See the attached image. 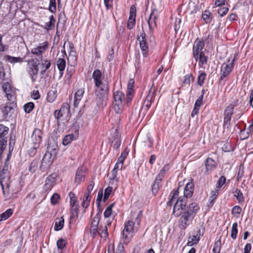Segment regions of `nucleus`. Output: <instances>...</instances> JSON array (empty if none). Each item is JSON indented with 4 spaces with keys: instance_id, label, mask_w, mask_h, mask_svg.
Listing matches in <instances>:
<instances>
[{
    "instance_id": "nucleus-1",
    "label": "nucleus",
    "mask_w": 253,
    "mask_h": 253,
    "mask_svg": "<svg viewBox=\"0 0 253 253\" xmlns=\"http://www.w3.org/2000/svg\"><path fill=\"white\" fill-rule=\"evenodd\" d=\"M199 209L196 203H192L186 208L185 210L181 214L179 219V225L181 229H185L192 223Z\"/></svg>"
},
{
    "instance_id": "nucleus-2",
    "label": "nucleus",
    "mask_w": 253,
    "mask_h": 253,
    "mask_svg": "<svg viewBox=\"0 0 253 253\" xmlns=\"http://www.w3.org/2000/svg\"><path fill=\"white\" fill-rule=\"evenodd\" d=\"M115 203H113L108 206L104 212V221L103 224L100 225L99 234L101 238L106 240L108 236V227H109L115 217L112 213V208L114 207Z\"/></svg>"
},
{
    "instance_id": "nucleus-3",
    "label": "nucleus",
    "mask_w": 253,
    "mask_h": 253,
    "mask_svg": "<svg viewBox=\"0 0 253 253\" xmlns=\"http://www.w3.org/2000/svg\"><path fill=\"white\" fill-rule=\"evenodd\" d=\"M205 43L201 40L197 38L194 43L193 47V55L194 59L199 60V65L201 66L207 63L208 58L205 55L206 50L204 48Z\"/></svg>"
},
{
    "instance_id": "nucleus-4",
    "label": "nucleus",
    "mask_w": 253,
    "mask_h": 253,
    "mask_svg": "<svg viewBox=\"0 0 253 253\" xmlns=\"http://www.w3.org/2000/svg\"><path fill=\"white\" fill-rule=\"evenodd\" d=\"M134 223L131 220H128L125 223L122 233L124 242L127 244L133 236L134 233L137 231L136 228L134 226Z\"/></svg>"
},
{
    "instance_id": "nucleus-5",
    "label": "nucleus",
    "mask_w": 253,
    "mask_h": 253,
    "mask_svg": "<svg viewBox=\"0 0 253 253\" xmlns=\"http://www.w3.org/2000/svg\"><path fill=\"white\" fill-rule=\"evenodd\" d=\"M186 200L184 198L179 197L176 200L173 209V214L178 217L185 210Z\"/></svg>"
},
{
    "instance_id": "nucleus-6",
    "label": "nucleus",
    "mask_w": 253,
    "mask_h": 253,
    "mask_svg": "<svg viewBox=\"0 0 253 253\" xmlns=\"http://www.w3.org/2000/svg\"><path fill=\"white\" fill-rule=\"evenodd\" d=\"M234 59H233L232 61H230L229 60L226 62H224L222 64L221 67V76L219 79L220 82L230 74L234 67Z\"/></svg>"
},
{
    "instance_id": "nucleus-7",
    "label": "nucleus",
    "mask_w": 253,
    "mask_h": 253,
    "mask_svg": "<svg viewBox=\"0 0 253 253\" xmlns=\"http://www.w3.org/2000/svg\"><path fill=\"white\" fill-rule=\"evenodd\" d=\"M238 101L236 100L233 103L229 104L224 111V125L225 126L228 127L232 115L233 113L234 107L236 106Z\"/></svg>"
},
{
    "instance_id": "nucleus-8",
    "label": "nucleus",
    "mask_w": 253,
    "mask_h": 253,
    "mask_svg": "<svg viewBox=\"0 0 253 253\" xmlns=\"http://www.w3.org/2000/svg\"><path fill=\"white\" fill-rule=\"evenodd\" d=\"M57 177V174L56 173H53L46 178L43 186V191L44 193H47L56 184Z\"/></svg>"
},
{
    "instance_id": "nucleus-9",
    "label": "nucleus",
    "mask_w": 253,
    "mask_h": 253,
    "mask_svg": "<svg viewBox=\"0 0 253 253\" xmlns=\"http://www.w3.org/2000/svg\"><path fill=\"white\" fill-rule=\"evenodd\" d=\"M2 90L5 93L8 100L10 103L14 104L16 100V95L14 91L12 89L11 86L8 83H5L2 86Z\"/></svg>"
},
{
    "instance_id": "nucleus-10",
    "label": "nucleus",
    "mask_w": 253,
    "mask_h": 253,
    "mask_svg": "<svg viewBox=\"0 0 253 253\" xmlns=\"http://www.w3.org/2000/svg\"><path fill=\"white\" fill-rule=\"evenodd\" d=\"M42 131L39 128H36L33 132L31 139L33 144V151L34 153L36 150L39 147L40 143L42 141Z\"/></svg>"
},
{
    "instance_id": "nucleus-11",
    "label": "nucleus",
    "mask_w": 253,
    "mask_h": 253,
    "mask_svg": "<svg viewBox=\"0 0 253 253\" xmlns=\"http://www.w3.org/2000/svg\"><path fill=\"white\" fill-rule=\"evenodd\" d=\"M108 95L95 92V101L99 108H103L107 104Z\"/></svg>"
},
{
    "instance_id": "nucleus-12",
    "label": "nucleus",
    "mask_w": 253,
    "mask_h": 253,
    "mask_svg": "<svg viewBox=\"0 0 253 253\" xmlns=\"http://www.w3.org/2000/svg\"><path fill=\"white\" fill-rule=\"evenodd\" d=\"M70 112V107L68 103H63L59 110L54 111V115L55 118L59 120L64 116L67 115Z\"/></svg>"
},
{
    "instance_id": "nucleus-13",
    "label": "nucleus",
    "mask_w": 253,
    "mask_h": 253,
    "mask_svg": "<svg viewBox=\"0 0 253 253\" xmlns=\"http://www.w3.org/2000/svg\"><path fill=\"white\" fill-rule=\"evenodd\" d=\"M3 194L6 198L9 199L16 193V191L13 189V185L10 182L5 183L1 185Z\"/></svg>"
},
{
    "instance_id": "nucleus-14",
    "label": "nucleus",
    "mask_w": 253,
    "mask_h": 253,
    "mask_svg": "<svg viewBox=\"0 0 253 253\" xmlns=\"http://www.w3.org/2000/svg\"><path fill=\"white\" fill-rule=\"evenodd\" d=\"M145 36L146 35L145 33L142 32L140 36L138 38L140 47L144 57L147 56V53L148 51V46L146 43Z\"/></svg>"
},
{
    "instance_id": "nucleus-15",
    "label": "nucleus",
    "mask_w": 253,
    "mask_h": 253,
    "mask_svg": "<svg viewBox=\"0 0 253 253\" xmlns=\"http://www.w3.org/2000/svg\"><path fill=\"white\" fill-rule=\"evenodd\" d=\"M136 7L134 5L131 6L129 11V17L128 18L127 27L128 29H132L135 24Z\"/></svg>"
},
{
    "instance_id": "nucleus-16",
    "label": "nucleus",
    "mask_w": 253,
    "mask_h": 253,
    "mask_svg": "<svg viewBox=\"0 0 253 253\" xmlns=\"http://www.w3.org/2000/svg\"><path fill=\"white\" fill-rule=\"evenodd\" d=\"M96 88L95 89V93H102L108 95L109 91V86L108 83L106 81L101 83L98 85H95Z\"/></svg>"
},
{
    "instance_id": "nucleus-17",
    "label": "nucleus",
    "mask_w": 253,
    "mask_h": 253,
    "mask_svg": "<svg viewBox=\"0 0 253 253\" xmlns=\"http://www.w3.org/2000/svg\"><path fill=\"white\" fill-rule=\"evenodd\" d=\"M217 164L216 162L211 158L207 159L205 162V167L206 170L205 174H209L211 171L213 170L216 167Z\"/></svg>"
},
{
    "instance_id": "nucleus-18",
    "label": "nucleus",
    "mask_w": 253,
    "mask_h": 253,
    "mask_svg": "<svg viewBox=\"0 0 253 253\" xmlns=\"http://www.w3.org/2000/svg\"><path fill=\"white\" fill-rule=\"evenodd\" d=\"M38 70V65L36 63L29 64L28 72L30 75L32 81L33 83L35 82L37 79Z\"/></svg>"
},
{
    "instance_id": "nucleus-19",
    "label": "nucleus",
    "mask_w": 253,
    "mask_h": 253,
    "mask_svg": "<svg viewBox=\"0 0 253 253\" xmlns=\"http://www.w3.org/2000/svg\"><path fill=\"white\" fill-rule=\"evenodd\" d=\"M47 47V44H44L42 46H39L36 48H34L32 49L31 52L33 55L37 56V60L39 61L42 57V54L44 50Z\"/></svg>"
},
{
    "instance_id": "nucleus-20",
    "label": "nucleus",
    "mask_w": 253,
    "mask_h": 253,
    "mask_svg": "<svg viewBox=\"0 0 253 253\" xmlns=\"http://www.w3.org/2000/svg\"><path fill=\"white\" fill-rule=\"evenodd\" d=\"M102 73L99 70H95L92 73V79L95 85H98L103 83Z\"/></svg>"
},
{
    "instance_id": "nucleus-21",
    "label": "nucleus",
    "mask_w": 253,
    "mask_h": 253,
    "mask_svg": "<svg viewBox=\"0 0 253 253\" xmlns=\"http://www.w3.org/2000/svg\"><path fill=\"white\" fill-rule=\"evenodd\" d=\"M84 88H81L77 90V91L75 93L74 96V105L75 107H78L79 104L83 98V95L84 94Z\"/></svg>"
},
{
    "instance_id": "nucleus-22",
    "label": "nucleus",
    "mask_w": 253,
    "mask_h": 253,
    "mask_svg": "<svg viewBox=\"0 0 253 253\" xmlns=\"http://www.w3.org/2000/svg\"><path fill=\"white\" fill-rule=\"evenodd\" d=\"M193 184L191 182H188L184 190V197L185 199L191 197L193 195Z\"/></svg>"
},
{
    "instance_id": "nucleus-23",
    "label": "nucleus",
    "mask_w": 253,
    "mask_h": 253,
    "mask_svg": "<svg viewBox=\"0 0 253 253\" xmlns=\"http://www.w3.org/2000/svg\"><path fill=\"white\" fill-rule=\"evenodd\" d=\"M113 97L115 102L118 103H123L125 99L124 93L120 91L117 90L114 92Z\"/></svg>"
},
{
    "instance_id": "nucleus-24",
    "label": "nucleus",
    "mask_w": 253,
    "mask_h": 253,
    "mask_svg": "<svg viewBox=\"0 0 253 253\" xmlns=\"http://www.w3.org/2000/svg\"><path fill=\"white\" fill-rule=\"evenodd\" d=\"M85 178V174L84 171L82 169H79L76 174L75 178V183L78 185L82 181H84Z\"/></svg>"
},
{
    "instance_id": "nucleus-25",
    "label": "nucleus",
    "mask_w": 253,
    "mask_h": 253,
    "mask_svg": "<svg viewBox=\"0 0 253 253\" xmlns=\"http://www.w3.org/2000/svg\"><path fill=\"white\" fill-rule=\"evenodd\" d=\"M179 188L177 189L172 190L169 195V201L167 202L168 206H171L178 196Z\"/></svg>"
},
{
    "instance_id": "nucleus-26",
    "label": "nucleus",
    "mask_w": 253,
    "mask_h": 253,
    "mask_svg": "<svg viewBox=\"0 0 253 253\" xmlns=\"http://www.w3.org/2000/svg\"><path fill=\"white\" fill-rule=\"evenodd\" d=\"M212 14L209 10H205L202 14V17L206 23H210L212 20Z\"/></svg>"
},
{
    "instance_id": "nucleus-27",
    "label": "nucleus",
    "mask_w": 253,
    "mask_h": 253,
    "mask_svg": "<svg viewBox=\"0 0 253 253\" xmlns=\"http://www.w3.org/2000/svg\"><path fill=\"white\" fill-rule=\"evenodd\" d=\"M64 224V219L63 217L55 219L54 230L55 231H59L63 228Z\"/></svg>"
},
{
    "instance_id": "nucleus-28",
    "label": "nucleus",
    "mask_w": 253,
    "mask_h": 253,
    "mask_svg": "<svg viewBox=\"0 0 253 253\" xmlns=\"http://www.w3.org/2000/svg\"><path fill=\"white\" fill-rule=\"evenodd\" d=\"M56 147L57 146H55V147L51 148L50 146H48L47 147V151L45 153L44 157H47L50 159H54L55 158L57 151V150L56 148Z\"/></svg>"
},
{
    "instance_id": "nucleus-29",
    "label": "nucleus",
    "mask_w": 253,
    "mask_h": 253,
    "mask_svg": "<svg viewBox=\"0 0 253 253\" xmlns=\"http://www.w3.org/2000/svg\"><path fill=\"white\" fill-rule=\"evenodd\" d=\"M200 237L197 234H194L189 238L187 246H192L196 245L200 240Z\"/></svg>"
},
{
    "instance_id": "nucleus-30",
    "label": "nucleus",
    "mask_w": 253,
    "mask_h": 253,
    "mask_svg": "<svg viewBox=\"0 0 253 253\" xmlns=\"http://www.w3.org/2000/svg\"><path fill=\"white\" fill-rule=\"evenodd\" d=\"M10 178L9 172H5L4 173H0V181L1 185H4L5 183H8Z\"/></svg>"
},
{
    "instance_id": "nucleus-31",
    "label": "nucleus",
    "mask_w": 253,
    "mask_h": 253,
    "mask_svg": "<svg viewBox=\"0 0 253 253\" xmlns=\"http://www.w3.org/2000/svg\"><path fill=\"white\" fill-rule=\"evenodd\" d=\"M57 67L61 72V76L63 75V71L64 70L66 66V61L63 58H58L57 62Z\"/></svg>"
},
{
    "instance_id": "nucleus-32",
    "label": "nucleus",
    "mask_w": 253,
    "mask_h": 253,
    "mask_svg": "<svg viewBox=\"0 0 253 253\" xmlns=\"http://www.w3.org/2000/svg\"><path fill=\"white\" fill-rule=\"evenodd\" d=\"M221 247V238L219 237L215 242L212 249L213 253H220Z\"/></svg>"
},
{
    "instance_id": "nucleus-33",
    "label": "nucleus",
    "mask_w": 253,
    "mask_h": 253,
    "mask_svg": "<svg viewBox=\"0 0 253 253\" xmlns=\"http://www.w3.org/2000/svg\"><path fill=\"white\" fill-rule=\"evenodd\" d=\"M161 179H159L157 177L155 178V182L152 186V191L153 194L156 196L158 192L159 189V184L161 181Z\"/></svg>"
},
{
    "instance_id": "nucleus-34",
    "label": "nucleus",
    "mask_w": 253,
    "mask_h": 253,
    "mask_svg": "<svg viewBox=\"0 0 253 253\" xmlns=\"http://www.w3.org/2000/svg\"><path fill=\"white\" fill-rule=\"evenodd\" d=\"M13 213V211L11 209L7 210L5 212L0 214V221L5 220L8 218Z\"/></svg>"
},
{
    "instance_id": "nucleus-35",
    "label": "nucleus",
    "mask_w": 253,
    "mask_h": 253,
    "mask_svg": "<svg viewBox=\"0 0 253 253\" xmlns=\"http://www.w3.org/2000/svg\"><path fill=\"white\" fill-rule=\"evenodd\" d=\"M101 216V213L100 211H99L95 215V216L92 219L91 226L94 228L98 227Z\"/></svg>"
},
{
    "instance_id": "nucleus-36",
    "label": "nucleus",
    "mask_w": 253,
    "mask_h": 253,
    "mask_svg": "<svg viewBox=\"0 0 253 253\" xmlns=\"http://www.w3.org/2000/svg\"><path fill=\"white\" fill-rule=\"evenodd\" d=\"M75 139V136L73 134L66 135L63 139V144L67 145Z\"/></svg>"
},
{
    "instance_id": "nucleus-37",
    "label": "nucleus",
    "mask_w": 253,
    "mask_h": 253,
    "mask_svg": "<svg viewBox=\"0 0 253 253\" xmlns=\"http://www.w3.org/2000/svg\"><path fill=\"white\" fill-rule=\"evenodd\" d=\"M237 227L238 224L237 222H234V223H233L231 231L230 236L234 240L236 239L237 238V235L238 233Z\"/></svg>"
},
{
    "instance_id": "nucleus-38",
    "label": "nucleus",
    "mask_w": 253,
    "mask_h": 253,
    "mask_svg": "<svg viewBox=\"0 0 253 253\" xmlns=\"http://www.w3.org/2000/svg\"><path fill=\"white\" fill-rule=\"evenodd\" d=\"M128 151L127 149H126L122 153L121 156L119 157L117 162L121 164V168H122L124 164V162L128 154Z\"/></svg>"
},
{
    "instance_id": "nucleus-39",
    "label": "nucleus",
    "mask_w": 253,
    "mask_h": 253,
    "mask_svg": "<svg viewBox=\"0 0 253 253\" xmlns=\"http://www.w3.org/2000/svg\"><path fill=\"white\" fill-rule=\"evenodd\" d=\"M90 200L91 197L90 196H88V195H84L82 203V207L84 209L87 208L89 205Z\"/></svg>"
},
{
    "instance_id": "nucleus-40",
    "label": "nucleus",
    "mask_w": 253,
    "mask_h": 253,
    "mask_svg": "<svg viewBox=\"0 0 253 253\" xmlns=\"http://www.w3.org/2000/svg\"><path fill=\"white\" fill-rule=\"evenodd\" d=\"M9 128L2 125H0V138H5V136L7 134Z\"/></svg>"
},
{
    "instance_id": "nucleus-41",
    "label": "nucleus",
    "mask_w": 253,
    "mask_h": 253,
    "mask_svg": "<svg viewBox=\"0 0 253 253\" xmlns=\"http://www.w3.org/2000/svg\"><path fill=\"white\" fill-rule=\"evenodd\" d=\"M169 169V167L168 165H165L160 170L159 174L156 176L157 178L161 179V180L164 176L166 171H168Z\"/></svg>"
},
{
    "instance_id": "nucleus-42",
    "label": "nucleus",
    "mask_w": 253,
    "mask_h": 253,
    "mask_svg": "<svg viewBox=\"0 0 253 253\" xmlns=\"http://www.w3.org/2000/svg\"><path fill=\"white\" fill-rule=\"evenodd\" d=\"M206 74L204 72L200 71V74L198 78V84L202 86L206 79Z\"/></svg>"
},
{
    "instance_id": "nucleus-43",
    "label": "nucleus",
    "mask_w": 253,
    "mask_h": 253,
    "mask_svg": "<svg viewBox=\"0 0 253 253\" xmlns=\"http://www.w3.org/2000/svg\"><path fill=\"white\" fill-rule=\"evenodd\" d=\"M39 166V161L35 160L32 162L29 167V171L31 172H34L36 171Z\"/></svg>"
},
{
    "instance_id": "nucleus-44",
    "label": "nucleus",
    "mask_w": 253,
    "mask_h": 253,
    "mask_svg": "<svg viewBox=\"0 0 253 253\" xmlns=\"http://www.w3.org/2000/svg\"><path fill=\"white\" fill-rule=\"evenodd\" d=\"M157 21L153 19L150 15L148 20L149 29L151 31L153 30L157 26Z\"/></svg>"
},
{
    "instance_id": "nucleus-45",
    "label": "nucleus",
    "mask_w": 253,
    "mask_h": 253,
    "mask_svg": "<svg viewBox=\"0 0 253 253\" xmlns=\"http://www.w3.org/2000/svg\"><path fill=\"white\" fill-rule=\"evenodd\" d=\"M69 196L70 199V203L71 207L74 208L75 207H76V203L77 202V199L75 194L72 192H70L69 193Z\"/></svg>"
},
{
    "instance_id": "nucleus-46",
    "label": "nucleus",
    "mask_w": 253,
    "mask_h": 253,
    "mask_svg": "<svg viewBox=\"0 0 253 253\" xmlns=\"http://www.w3.org/2000/svg\"><path fill=\"white\" fill-rule=\"evenodd\" d=\"M113 188L112 187H107L104 191V195L103 197V202H105L109 198V196L112 192Z\"/></svg>"
},
{
    "instance_id": "nucleus-47",
    "label": "nucleus",
    "mask_w": 253,
    "mask_h": 253,
    "mask_svg": "<svg viewBox=\"0 0 253 253\" xmlns=\"http://www.w3.org/2000/svg\"><path fill=\"white\" fill-rule=\"evenodd\" d=\"M56 95L55 92L53 91H50L47 93L46 99L48 102L52 103L56 99Z\"/></svg>"
},
{
    "instance_id": "nucleus-48",
    "label": "nucleus",
    "mask_w": 253,
    "mask_h": 253,
    "mask_svg": "<svg viewBox=\"0 0 253 253\" xmlns=\"http://www.w3.org/2000/svg\"><path fill=\"white\" fill-rule=\"evenodd\" d=\"M123 103H118L116 102H115L114 106V109L115 112L119 114L122 112L123 111Z\"/></svg>"
},
{
    "instance_id": "nucleus-49",
    "label": "nucleus",
    "mask_w": 253,
    "mask_h": 253,
    "mask_svg": "<svg viewBox=\"0 0 253 253\" xmlns=\"http://www.w3.org/2000/svg\"><path fill=\"white\" fill-rule=\"evenodd\" d=\"M234 196L236 197L237 200L239 202H243L244 200V197L241 191L237 189L234 193Z\"/></svg>"
},
{
    "instance_id": "nucleus-50",
    "label": "nucleus",
    "mask_w": 253,
    "mask_h": 253,
    "mask_svg": "<svg viewBox=\"0 0 253 253\" xmlns=\"http://www.w3.org/2000/svg\"><path fill=\"white\" fill-rule=\"evenodd\" d=\"M24 110L26 113H29L34 108V104L33 102H29L26 104L24 106Z\"/></svg>"
},
{
    "instance_id": "nucleus-51",
    "label": "nucleus",
    "mask_w": 253,
    "mask_h": 253,
    "mask_svg": "<svg viewBox=\"0 0 253 253\" xmlns=\"http://www.w3.org/2000/svg\"><path fill=\"white\" fill-rule=\"evenodd\" d=\"M204 90H202V94L200 96H199L198 97V98L196 100V102L195 103V105H194V106L195 107H197L199 108H200L201 105H202V102H203V97H204Z\"/></svg>"
},
{
    "instance_id": "nucleus-52",
    "label": "nucleus",
    "mask_w": 253,
    "mask_h": 253,
    "mask_svg": "<svg viewBox=\"0 0 253 253\" xmlns=\"http://www.w3.org/2000/svg\"><path fill=\"white\" fill-rule=\"evenodd\" d=\"M49 2L48 9L52 13H54L56 9V0H49Z\"/></svg>"
},
{
    "instance_id": "nucleus-53",
    "label": "nucleus",
    "mask_w": 253,
    "mask_h": 253,
    "mask_svg": "<svg viewBox=\"0 0 253 253\" xmlns=\"http://www.w3.org/2000/svg\"><path fill=\"white\" fill-rule=\"evenodd\" d=\"M155 89L152 90V89H151L149 91L148 94L147 95V96L146 98V100H148V101H150L152 103L154 100V97H155Z\"/></svg>"
},
{
    "instance_id": "nucleus-54",
    "label": "nucleus",
    "mask_w": 253,
    "mask_h": 253,
    "mask_svg": "<svg viewBox=\"0 0 253 253\" xmlns=\"http://www.w3.org/2000/svg\"><path fill=\"white\" fill-rule=\"evenodd\" d=\"M121 141L119 137L116 138L112 142V146L115 149H117L121 145Z\"/></svg>"
},
{
    "instance_id": "nucleus-55",
    "label": "nucleus",
    "mask_w": 253,
    "mask_h": 253,
    "mask_svg": "<svg viewBox=\"0 0 253 253\" xmlns=\"http://www.w3.org/2000/svg\"><path fill=\"white\" fill-rule=\"evenodd\" d=\"M57 246L58 248L57 250H60L62 251V249H63L66 246V242L65 240L63 239H60L58 240L57 241Z\"/></svg>"
},
{
    "instance_id": "nucleus-56",
    "label": "nucleus",
    "mask_w": 253,
    "mask_h": 253,
    "mask_svg": "<svg viewBox=\"0 0 253 253\" xmlns=\"http://www.w3.org/2000/svg\"><path fill=\"white\" fill-rule=\"evenodd\" d=\"M13 107L12 106H6L3 109V113L6 117L10 116L11 115V112L13 111Z\"/></svg>"
},
{
    "instance_id": "nucleus-57",
    "label": "nucleus",
    "mask_w": 253,
    "mask_h": 253,
    "mask_svg": "<svg viewBox=\"0 0 253 253\" xmlns=\"http://www.w3.org/2000/svg\"><path fill=\"white\" fill-rule=\"evenodd\" d=\"M225 177L224 176H221L217 182L215 188H218L219 189V188L225 183Z\"/></svg>"
},
{
    "instance_id": "nucleus-58",
    "label": "nucleus",
    "mask_w": 253,
    "mask_h": 253,
    "mask_svg": "<svg viewBox=\"0 0 253 253\" xmlns=\"http://www.w3.org/2000/svg\"><path fill=\"white\" fill-rule=\"evenodd\" d=\"M60 199V196L57 193H54L51 197L50 201L51 204L53 205L57 204Z\"/></svg>"
},
{
    "instance_id": "nucleus-59",
    "label": "nucleus",
    "mask_w": 253,
    "mask_h": 253,
    "mask_svg": "<svg viewBox=\"0 0 253 253\" xmlns=\"http://www.w3.org/2000/svg\"><path fill=\"white\" fill-rule=\"evenodd\" d=\"M228 10V8L226 7L219 8L218 9L217 13L221 17H222L227 14Z\"/></svg>"
},
{
    "instance_id": "nucleus-60",
    "label": "nucleus",
    "mask_w": 253,
    "mask_h": 253,
    "mask_svg": "<svg viewBox=\"0 0 253 253\" xmlns=\"http://www.w3.org/2000/svg\"><path fill=\"white\" fill-rule=\"evenodd\" d=\"M132 92H133V89H128L127 88V93H126V100H127V103H130L133 98Z\"/></svg>"
},
{
    "instance_id": "nucleus-61",
    "label": "nucleus",
    "mask_w": 253,
    "mask_h": 253,
    "mask_svg": "<svg viewBox=\"0 0 253 253\" xmlns=\"http://www.w3.org/2000/svg\"><path fill=\"white\" fill-rule=\"evenodd\" d=\"M219 189L218 188H215L214 191H212L211 192V196L210 197V200H212V199H215L219 193Z\"/></svg>"
},
{
    "instance_id": "nucleus-62",
    "label": "nucleus",
    "mask_w": 253,
    "mask_h": 253,
    "mask_svg": "<svg viewBox=\"0 0 253 253\" xmlns=\"http://www.w3.org/2000/svg\"><path fill=\"white\" fill-rule=\"evenodd\" d=\"M159 15V12L156 9H153L150 14V16L156 21Z\"/></svg>"
},
{
    "instance_id": "nucleus-63",
    "label": "nucleus",
    "mask_w": 253,
    "mask_h": 253,
    "mask_svg": "<svg viewBox=\"0 0 253 253\" xmlns=\"http://www.w3.org/2000/svg\"><path fill=\"white\" fill-rule=\"evenodd\" d=\"M41 66L42 68L45 70H47L51 66L50 61L46 60L42 61Z\"/></svg>"
},
{
    "instance_id": "nucleus-64",
    "label": "nucleus",
    "mask_w": 253,
    "mask_h": 253,
    "mask_svg": "<svg viewBox=\"0 0 253 253\" xmlns=\"http://www.w3.org/2000/svg\"><path fill=\"white\" fill-rule=\"evenodd\" d=\"M242 211L241 207L239 206L234 207L232 209V213L233 215L235 214H240Z\"/></svg>"
}]
</instances>
